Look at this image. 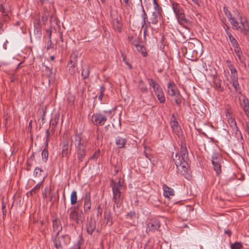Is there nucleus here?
Wrapping results in <instances>:
<instances>
[{"mask_svg":"<svg viewBox=\"0 0 249 249\" xmlns=\"http://www.w3.org/2000/svg\"><path fill=\"white\" fill-rule=\"evenodd\" d=\"M224 12L233 30L239 31L245 35L249 36V24L246 18L240 16L238 18V20H239L238 22L232 17L231 12L227 8L224 7Z\"/></svg>","mask_w":249,"mask_h":249,"instance_id":"obj_1","label":"nucleus"},{"mask_svg":"<svg viewBox=\"0 0 249 249\" xmlns=\"http://www.w3.org/2000/svg\"><path fill=\"white\" fill-rule=\"evenodd\" d=\"M173 160L177 168L181 170L182 174L186 173L189 167V160L186 147L181 145L179 153H176Z\"/></svg>","mask_w":249,"mask_h":249,"instance_id":"obj_2","label":"nucleus"},{"mask_svg":"<svg viewBox=\"0 0 249 249\" xmlns=\"http://www.w3.org/2000/svg\"><path fill=\"white\" fill-rule=\"evenodd\" d=\"M72 143L75 146L79 161H83L86 153L87 142L82 140L80 134L76 133L74 135V139L71 140V146Z\"/></svg>","mask_w":249,"mask_h":249,"instance_id":"obj_3","label":"nucleus"},{"mask_svg":"<svg viewBox=\"0 0 249 249\" xmlns=\"http://www.w3.org/2000/svg\"><path fill=\"white\" fill-rule=\"evenodd\" d=\"M172 7L178 23L186 28V26L191 23V21L186 18L183 8L178 3L173 1Z\"/></svg>","mask_w":249,"mask_h":249,"instance_id":"obj_4","label":"nucleus"},{"mask_svg":"<svg viewBox=\"0 0 249 249\" xmlns=\"http://www.w3.org/2000/svg\"><path fill=\"white\" fill-rule=\"evenodd\" d=\"M167 92L169 95L175 97L176 104L180 106L182 100V97L176 84L173 81H169L167 87Z\"/></svg>","mask_w":249,"mask_h":249,"instance_id":"obj_5","label":"nucleus"},{"mask_svg":"<svg viewBox=\"0 0 249 249\" xmlns=\"http://www.w3.org/2000/svg\"><path fill=\"white\" fill-rule=\"evenodd\" d=\"M70 218L77 223H81L84 220V215L81 210L78 207H74L70 213Z\"/></svg>","mask_w":249,"mask_h":249,"instance_id":"obj_6","label":"nucleus"},{"mask_svg":"<svg viewBox=\"0 0 249 249\" xmlns=\"http://www.w3.org/2000/svg\"><path fill=\"white\" fill-rule=\"evenodd\" d=\"M110 186L112 190L113 199H117L122 197L121 194L123 187L121 183L120 180L118 182H115L113 180H111Z\"/></svg>","mask_w":249,"mask_h":249,"instance_id":"obj_7","label":"nucleus"},{"mask_svg":"<svg viewBox=\"0 0 249 249\" xmlns=\"http://www.w3.org/2000/svg\"><path fill=\"white\" fill-rule=\"evenodd\" d=\"M222 161V160L220 155L217 153H214L212 157V163L216 175H219L221 173Z\"/></svg>","mask_w":249,"mask_h":249,"instance_id":"obj_8","label":"nucleus"},{"mask_svg":"<svg viewBox=\"0 0 249 249\" xmlns=\"http://www.w3.org/2000/svg\"><path fill=\"white\" fill-rule=\"evenodd\" d=\"M147 225V232H155L157 231L160 225L159 221L156 218L150 219Z\"/></svg>","mask_w":249,"mask_h":249,"instance_id":"obj_9","label":"nucleus"},{"mask_svg":"<svg viewBox=\"0 0 249 249\" xmlns=\"http://www.w3.org/2000/svg\"><path fill=\"white\" fill-rule=\"evenodd\" d=\"M66 236V234H55L54 237H52L53 239L54 245L57 249H61L63 244H66L65 239Z\"/></svg>","mask_w":249,"mask_h":249,"instance_id":"obj_10","label":"nucleus"},{"mask_svg":"<svg viewBox=\"0 0 249 249\" xmlns=\"http://www.w3.org/2000/svg\"><path fill=\"white\" fill-rule=\"evenodd\" d=\"M107 117L101 114H94L92 116V121L96 125H103L107 121Z\"/></svg>","mask_w":249,"mask_h":249,"instance_id":"obj_11","label":"nucleus"},{"mask_svg":"<svg viewBox=\"0 0 249 249\" xmlns=\"http://www.w3.org/2000/svg\"><path fill=\"white\" fill-rule=\"evenodd\" d=\"M127 222L131 225H135L138 222V215L133 211L128 213L125 216Z\"/></svg>","mask_w":249,"mask_h":249,"instance_id":"obj_12","label":"nucleus"},{"mask_svg":"<svg viewBox=\"0 0 249 249\" xmlns=\"http://www.w3.org/2000/svg\"><path fill=\"white\" fill-rule=\"evenodd\" d=\"M84 209L85 213L89 212L91 208L90 196L89 193L87 192L84 196Z\"/></svg>","mask_w":249,"mask_h":249,"instance_id":"obj_13","label":"nucleus"},{"mask_svg":"<svg viewBox=\"0 0 249 249\" xmlns=\"http://www.w3.org/2000/svg\"><path fill=\"white\" fill-rule=\"evenodd\" d=\"M142 27L144 28V35H145L147 29L150 25V22L147 21V16L144 10L143 6H142Z\"/></svg>","mask_w":249,"mask_h":249,"instance_id":"obj_14","label":"nucleus"},{"mask_svg":"<svg viewBox=\"0 0 249 249\" xmlns=\"http://www.w3.org/2000/svg\"><path fill=\"white\" fill-rule=\"evenodd\" d=\"M84 239L82 235L80 234L78 236L76 243L69 249H84Z\"/></svg>","mask_w":249,"mask_h":249,"instance_id":"obj_15","label":"nucleus"},{"mask_svg":"<svg viewBox=\"0 0 249 249\" xmlns=\"http://www.w3.org/2000/svg\"><path fill=\"white\" fill-rule=\"evenodd\" d=\"M161 12L158 11L152 12V14L150 18V23L153 24H156L158 23L159 20L160 19L161 17Z\"/></svg>","mask_w":249,"mask_h":249,"instance_id":"obj_16","label":"nucleus"},{"mask_svg":"<svg viewBox=\"0 0 249 249\" xmlns=\"http://www.w3.org/2000/svg\"><path fill=\"white\" fill-rule=\"evenodd\" d=\"M162 188L163 190V196L165 197L169 198L171 196L174 195V191L172 188L165 184L163 185Z\"/></svg>","mask_w":249,"mask_h":249,"instance_id":"obj_17","label":"nucleus"},{"mask_svg":"<svg viewBox=\"0 0 249 249\" xmlns=\"http://www.w3.org/2000/svg\"><path fill=\"white\" fill-rule=\"evenodd\" d=\"M112 24L114 29L117 32L120 33L122 31V24L121 22V18L117 17L112 20Z\"/></svg>","mask_w":249,"mask_h":249,"instance_id":"obj_18","label":"nucleus"},{"mask_svg":"<svg viewBox=\"0 0 249 249\" xmlns=\"http://www.w3.org/2000/svg\"><path fill=\"white\" fill-rule=\"evenodd\" d=\"M126 142L125 138H123L120 136L117 137L115 140V143L119 148L124 147Z\"/></svg>","mask_w":249,"mask_h":249,"instance_id":"obj_19","label":"nucleus"},{"mask_svg":"<svg viewBox=\"0 0 249 249\" xmlns=\"http://www.w3.org/2000/svg\"><path fill=\"white\" fill-rule=\"evenodd\" d=\"M69 144L68 140L64 141L62 142V157H65L67 155L69 152Z\"/></svg>","mask_w":249,"mask_h":249,"instance_id":"obj_20","label":"nucleus"},{"mask_svg":"<svg viewBox=\"0 0 249 249\" xmlns=\"http://www.w3.org/2000/svg\"><path fill=\"white\" fill-rule=\"evenodd\" d=\"M227 121L233 131L237 132L239 131L238 127L237 126L236 122L234 118L233 117L231 118L230 119H227Z\"/></svg>","mask_w":249,"mask_h":249,"instance_id":"obj_21","label":"nucleus"},{"mask_svg":"<svg viewBox=\"0 0 249 249\" xmlns=\"http://www.w3.org/2000/svg\"><path fill=\"white\" fill-rule=\"evenodd\" d=\"M235 52L236 53V55L237 56L240 62L243 64V67L246 68L247 66L245 62V57L244 56L242 55V53L240 51V49L238 47V49H236V47H235Z\"/></svg>","mask_w":249,"mask_h":249,"instance_id":"obj_22","label":"nucleus"},{"mask_svg":"<svg viewBox=\"0 0 249 249\" xmlns=\"http://www.w3.org/2000/svg\"><path fill=\"white\" fill-rule=\"evenodd\" d=\"M231 71V81L238 80V74L236 69L233 65H231L229 67Z\"/></svg>","mask_w":249,"mask_h":249,"instance_id":"obj_23","label":"nucleus"},{"mask_svg":"<svg viewBox=\"0 0 249 249\" xmlns=\"http://www.w3.org/2000/svg\"><path fill=\"white\" fill-rule=\"evenodd\" d=\"M104 219L107 224L111 225L112 223L111 213L110 211L106 210L104 212Z\"/></svg>","mask_w":249,"mask_h":249,"instance_id":"obj_24","label":"nucleus"},{"mask_svg":"<svg viewBox=\"0 0 249 249\" xmlns=\"http://www.w3.org/2000/svg\"><path fill=\"white\" fill-rule=\"evenodd\" d=\"M155 95L160 103H164L165 102L166 99L162 89L161 91L158 92Z\"/></svg>","mask_w":249,"mask_h":249,"instance_id":"obj_25","label":"nucleus"},{"mask_svg":"<svg viewBox=\"0 0 249 249\" xmlns=\"http://www.w3.org/2000/svg\"><path fill=\"white\" fill-rule=\"evenodd\" d=\"M225 115L227 119H230L232 117L231 108L228 105L225 106Z\"/></svg>","mask_w":249,"mask_h":249,"instance_id":"obj_26","label":"nucleus"},{"mask_svg":"<svg viewBox=\"0 0 249 249\" xmlns=\"http://www.w3.org/2000/svg\"><path fill=\"white\" fill-rule=\"evenodd\" d=\"M42 183V181L39 182L28 193V194H30L31 195H33L34 194H36L40 190Z\"/></svg>","mask_w":249,"mask_h":249,"instance_id":"obj_27","label":"nucleus"},{"mask_svg":"<svg viewBox=\"0 0 249 249\" xmlns=\"http://www.w3.org/2000/svg\"><path fill=\"white\" fill-rule=\"evenodd\" d=\"M89 72V66H86L83 68L81 75L84 79H86L88 77Z\"/></svg>","mask_w":249,"mask_h":249,"instance_id":"obj_28","label":"nucleus"},{"mask_svg":"<svg viewBox=\"0 0 249 249\" xmlns=\"http://www.w3.org/2000/svg\"><path fill=\"white\" fill-rule=\"evenodd\" d=\"M137 51L143 55V56L147 55V52H146L145 47L141 44H138L136 47Z\"/></svg>","mask_w":249,"mask_h":249,"instance_id":"obj_29","label":"nucleus"},{"mask_svg":"<svg viewBox=\"0 0 249 249\" xmlns=\"http://www.w3.org/2000/svg\"><path fill=\"white\" fill-rule=\"evenodd\" d=\"M77 192L76 191H73L71 195V205H74L77 202Z\"/></svg>","mask_w":249,"mask_h":249,"instance_id":"obj_30","label":"nucleus"},{"mask_svg":"<svg viewBox=\"0 0 249 249\" xmlns=\"http://www.w3.org/2000/svg\"><path fill=\"white\" fill-rule=\"evenodd\" d=\"M0 12L1 13L2 16L4 17V20L6 21L7 19L9 18L8 14L5 11L4 6L2 4L0 5Z\"/></svg>","mask_w":249,"mask_h":249,"instance_id":"obj_31","label":"nucleus"},{"mask_svg":"<svg viewBox=\"0 0 249 249\" xmlns=\"http://www.w3.org/2000/svg\"><path fill=\"white\" fill-rule=\"evenodd\" d=\"M113 200L114 202L113 209H114V211H115V207L117 208H120L121 207V204H122V197L119 198L117 199H113Z\"/></svg>","mask_w":249,"mask_h":249,"instance_id":"obj_32","label":"nucleus"},{"mask_svg":"<svg viewBox=\"0 0 249 249\" xmlns=\"http://www.w3.org/2000/svg\"><path fill=\"white\" fill-rule=\"evenodd\" d=\"M129 42L135 47L139 44V40L138 38L134 37L132 36H129L128 37Z\"/></svg>","mask_w":249,"mask_h":249,"instance_id":"obj_33","label":"nucleus"},{"mask_svg":"<svg viewBox=\"0 0 249 249\" xmlns=\"http://www.w3.org/2000/svg\"><path fill=\"white\" fill-rule=\"evenodd\" d=\"M239 100L240 101V106L242 108L249 104L248 99L245 97H243L242 98H239Z\"/></svg>","mask_w":249,"mask_h":249,"instance_id":"obj_34","label":"nucleus"},{"mask_svg":"<svg viewBox=\"0 0 249 249\" xmlns=\"http://www.w3.org/2000/svg\"><path fill=\"white\" fill-rule=\"evenodd\" d=\"M53 227L54 232L56 233H59L61 230V227L60 226L57 221L53 222Z\"/></svg>","mask_w":249,"mask_h":249,"instance_id":"obj_35","label":"nucleus"},{"mask_svg":"<svg viewBox=\"0 0 249 249\" xmlns=\"http://www.w3.org/2000/svg\"><path fill=\"white\" fill-rule=\"evenodd\" d=\"M232 45L233 47H236V49H238V43L236 40V39L233 37L232 35H230L229 37Z\"/></svg>","mask_w":249,"mask_h":249,"instance_id":"obj_36","label":"nucleus"},{"mask_svg":"<svg viewBox=\"0 0 249 249\" xmlns=\"http://www.w3.org/2000/svg\"><path fill=\"white\" fill-rule=\"evenodd\" d=\"M47 148L48 147H46V145H45L44 149L42 152V159L45 161L47 160L48 158V151Z\"/></svg>","mask_w":249,"mask_h":249,"instance_id":"obj_37","label":"nucleus"},{"mask_svg":"<svg viewBox=\"0 0 249 249\" xmlns=\"http://www.w3.org/2000/svg\"><path fill=\"white\" fill-rule=\"evenodd\" d=\"M42 5H53L54 0H38Z\"/></svg>","mask_w":249,"mask_h":249,"instance_id":"obj_38","label":"nucleus"},{"mask_svg":"<svg viewBox=\"0 0 249 249\" xmlns=\"http://www.w3.org/2000/svg\"><path fill=\"white\" fill-rule=\"evenodd\" d=\"M139 88L141 91L142 93H147L148 91L147 88L146 86L143 84L142 81H140L139 83Z\"/></svg>","mask_w":249,"mask_h":249,"instance_id":"obj_39","label":"nucleus"},{"mask_svg":"<svg viewBox=\"0 0 249 249\" xmlns=\"http://www.w3.org/2000/svg\"><path fill=\"white\" fill-rule=\"evenodd\" d=\"M153 0V6L154 8V11H158L160 12H161V8L159 6L158 3L157 2L156 0Z\"/></svg>","mask_w":249,"mask_h":249,"instance_id":"obj_40","label":"nucleus"},{"mask_svg":"<svg viewBox=\"0 0 249 249\" xmlns=\"http://www.w3.org/2000/svg\"><path fill=\"white\" fill-rule=\"evenodd\" d=\"M148 83L150 87L153 88V89H154L159 85L156 81L151 78L148 79Z\"/></svg>","mask_w":249,"mask_h":249,"instance_id":"obj_41","label":"nucleus"},{"mask_svg":"<svg viewBox=\"0 0 249 249\" xmlns=\"http://www.w3.org/2000/svg\"><path fill=\"white\" fill-rule=\"evenodd\" d=\"M43 172V170L41 168L36 167L35 169L34 174L36 177H39L41 176V174Z\"/></svg>","mask_w":249,"mask_h":249,"instance_id":"obj_42","label":"nucleus"},{"mask_svg":"<svg viewBox=\"0 0 249 249\" xmlns=\"http://www.w3.org/2000/svg\"><path fill=\"white\" fill-rule=\"evenodd\" d=\"M242 248V245L241 242H235L231 245V249H241Z\"/></svg>","mask_w":249,"mask_h":249,"instance_id":"obj_43","label":"nucleus"},{"mask_svg":"<svg viewBox=\"0 0 249 249\" xmlns=\"http://www.w3.org/2000/svg\"><path fill=\"white\" fill-rule=\"evenodd\" d=\"M51 34H52L51 32L50 31L49 33V40L47 42V49H49L50 48H52V40H51Z\"/></svg>","mask_w":249,"mask_h":249,"instance_id":"obj_44","label":"nucleus"},{"mask_svg":"<svg viewBox=\"0 0 249 249\" xmlns=\"http://www.w3.org/2000/svg\"><path fill=\"white\" fill-rule=\"evenodd\" d=\"M50 135V134L49 130L47 129L46 131V142H45L46 147H48V142H49V141Z\"/></svg>","mask_w":249,"mask_h":249,"instance_id":"obj_45","label":"nucleus"},{"mask_svg":"<svg viewBox=\"0 0 249 249\" xmlns=\"http://www.w3.org/2000/svg\"><path fill=\"white\" fill-rule=\"evenodd\" d=\"M173 131L175 132L177 135H178L181 132V128L179 126H177L172 129Z\"/></svg>","mask_w":249,"mask_h":249,"instance_id":"obj_46","label":"nucleus"},{"mask_svg":"<svg viewBox=\"0 0 249 249\" xmlns=\"http://www.w3.org/2000/svg\"><path fill=\"white\" fill-rule=\"evenodd\" d=\"M243 109L245 111L246 115L249 117V104L247 105L246 107L243 108Z\"/></svg>","mask_w":249,"mask_h":249,"instance_id":"obj_47","label":"nucleus"},{"mask_svg":"<svg viewBox=\"0 0 249 249\" xmlns=\"http://www.w3.org/2000/svg\"><path fill=\"white\" fill-rule=\"evenodd\" d=\"M232 83V86L234 87V89L236 90L239 88V84L238 82V80H232L231 81Z\"/></svg>","mask_w":249,"mask_h":249,"instance_id":"obj_48","label":"nucleus"},{"mask_svg":"<svg viewBox=\"0 0 249 249\" xmlns=\"http://www.w3.org/2000/svg\"><path fill=\"white\" fill-rule=\"evenodd\" d=\"M178 125V122L177 121H176V120L172 121L171 122V126L172 129Z\"/></svg>","mask_w":249,"mask_h":249,"instance_id":"obj_49","label":"nucleus"},{"mask_svg":"<svg viewBox=\"0 0 249 249\" xmlns=\"http://www.w3.org/2000/svg\"><path fill=\"white\" fill-rule=\"evenodd\" d=\"M162 89L161 87L159 85L156 88L153 89V91L155 92V94H156L158 92L161 91Z\"/></svg>","mask_w":249,"mask_h":249,"instance_id":"obj_50","label":"nucleus"},{"mask_svg":"<svg viewBox=\"0 0 249 249\" xmlns=\"http://www.w3.org/2000/svg\"><path fill=\"white\" fill-rule=\"evenodd\" d=\"M144 149H145V150L144 151V155H145L146 158H147L150 161H151V159H150V156L148 154V153H147V150L149 149V148L147 149L145 146H144Z\"/></svg>","mask_w":249,"mask_h":249,"instance_id":"obj_51","label":"nucleus"},{"mask_svg":"<svg viewBox=\"0 0 249 249\" xmlns=\"http://www.w3.org/2000/svg\"><path fill=\"white\" fill-rule=\"evenodd\" d=\"M5 207H6L5 205L4 202L2 201V213H3V216L4 215H5L6 214V209H5Z\"/></svg>","mask_w":249,"mask_h":249,"instance_id":"obj_52","label":"nucleus"},{"mask_svg":"<svg viewBox=\"0 0 249 249\" xmlns=\"http://www.w3.org/2000/svg\"><path fill=\"white\" fill-rule=\"evenodd\" d=\"M122 56H123V61L131 69L132 68L131 65L126 60V58L123 53H122Z\"/></svg>","mask_w":249,"mask_h":249,"instance_id":"obj_53","label":"nucleus"},{"mask_svg":"<svg viewBox=\"0 0 249 249\" xmlns=\"http://www.w3.org/2000/svg\"><path fill=\"white\" fill-rule=\"evenodd\" d=\"M104 95V93L103 92H100V95H99L98 96V99L100 100V101H102V98H103V97Z\"/></svg>","mask_w":249,"mask_h":249,"instance_id":"obj_54","label":"nucleus"},{"mask_svg":"<svg viewBox=\"0 0 249 249\" xmlns=\"http://www.w3.org/2000/svg\"><path fill=\"white\" fill-rule=\"evenodd\" d=\"M211 76L213 80L216 77V72L214 70H213V72Z\"/></svg>","mask_w":249,"mask_h":249,"instance_id":"obj_55","label":"nucleus"},{"mask_svg":"<svg viewBox=\"0 0 249 249\" xmlns=\"http://www.w3.org/2000/svg\"><path fill=\"white\" fill-rule=\"evenodd\" d=\"M97 211L98 214H101L102 213V209H101L100 205H99L97 207Z\"/></svg>","mask_w":249,"mask_h":249,"instance_id":"obj_56","label":"nucleus"},{"mask_svg":"<svg viewBox=\"0 0 249 249\" xmlns=\"http://www.w3.org/2000/svg\"><path fill=\"white\" fill-rule=\"evenodd\" d=\"M100 92H103L104 93V91L105 90V88L104 86H102L100 87Z\"/></svg>","mask_w":249,"mask_h":249,"instance_id":"obj_57","label":"nucleus"},{"mask_svg":"<svg viewBox=\"0 0 249 249\" xmlns=\"http://www.w3.org/2000/svg\"><path fill=\"white\" fill-rule=\"evenodd\" d=\"M192 1L196 4L198 6H200V3L199 2L198 0H192Z\"/></svg>","mask_w":249,"mask_h":249,"instance_id":"obj_58","label":"nucleus"},{"mask_svg":"<svg viewBox=\"0 0 249 249\" xmlns=\"http://www.w3.org/2000/svg\"><path fill=\"white\" fill-rule=\"evenodd\" d=\"M5 23L0 22V29L3 30V29L5 27Z\"/></svg>","mask_w":249,"mask_h":249,"instance_id":"obj_59","label":"nucleus"},{"mask_svg":"<svg viewBox=\"0 0 249 249\" xmlns=\"http://www.w3.org/2000/svg\"><path fill=\"white\" fill-rule=\"evenodd\" d=\"M226 32L227 35L229 37L230 35H231V33L229 31V27H227V28L226 29Z\"/></svg>","mask_w":249,"mask_h":249,"instance_id":"obj_60","label":"nucleus"},{"mask_svg":"<svg viewBox=\"0 0 249 249\" xmlns=\"http://www.w3.org/2000/svg\"><path fill=\"white\" fill-rule=\"evenodd\" d=\"M231 231L229 230H226L225 231V233L228 234V233H231Z\"/></svg>","mask_w":249,"mask_h":249,"instance_id":"obj_61","label":"nucleus"},{"mask_svg":"<svg viewBox=\"0 0 249 249\" xmlns=\"http://www.w3.org/2000/svg\"><path fill=\"white\" fill-rule=\"evenodd\" d=\"M97 158V156L95 154H94L92 157V158H93V159H96Z\"/></svg>","mask_w":249,"mask_h":249,"instance_id":"obj_62","label":"nucleus"},{"mask_svg":"<svg viewBox=\"0 0 249 249\" xmlns=\"http://www.w3.org/2000/svg\"><path fill=\"white\" fill-rule=\"evenodd\" d=\"M124 0V3L126 4H128L129 0Z\"/></svg>","mask_w":249,"mask_h":249,"instance_id":"obj_63","label":"nucleus"},{"mask_svg":"<svg viewBox=\"0 0 249 249\" xmlns=\"http://www.w3.org/2000/svg\"><path fill=\"white\" fill-rule=\"evenodd\" d=\"M51 59L52 60H54V57L53 56H51Z\"/></svg>","mask_w":249,"mask_h":249,"instance_id":"obj_64","label":"nucleus"}]
</instances>
